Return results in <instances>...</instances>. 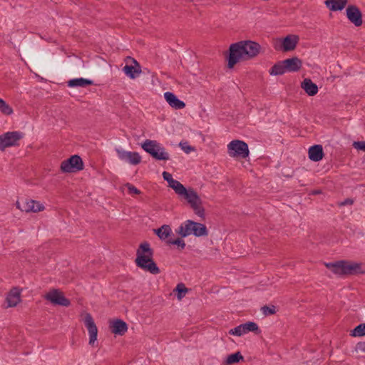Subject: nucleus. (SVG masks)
<instances>
[{
  "label": "nucleus",
  "mask_w": 365,
  "mask_h": 365,
  "mask_svg": "<svg viewBox=\"0 0 365 365\" xmlns=\"http://www.w3.org/2000/svg\"><path fill=\"white\" fill-rule=\"evenodd\" d=\"M115 151L118 154V157L119 158V159H120L121 160H123V161H126L130 151H125V150H122L120 148H115Z\"/></svg>",
  "instance_id": "nucleus-35"
},
{
  "label": "nucleus",
  "mask_w": 365,
  "mask_h": 365,
  "mask_svg": "<svg viewBox=\"0 0 365 365\" xmlns=\"http://www.w3.org/2000/svg\"><path fill=\"white\" fill-rule=\"evenodd\" d=\"M20 292L17 288H13L8 293L6 302L7 303V307H16L20 302Z\"/></svg>",
  "instance_id": "nucleus-22"
},
{
  "label": "nucleus",
  "mask_w": 365,
  "mask_h": 365,
  "mask_svg": "<svg viewBox=\"0 0 365 365\" xmlns=\"http://www.w3.org/2000/svg\"><path fill=\"white\" fill-rule=\"evenodd\" d=\"M356 349L365 353V342H359L356 344Z\"/></svg>",
  "instance_id": "nucleus-38"
},
{
  "label": "nucleus",
  "mask_w": 365,
  "mask_h": 365,
  "mask_svg": "<svg viewBox=\"0 0 365 365\" xmlns=\"http://www.w3.org/2000/svg\"><path fill=\"white\" fill-rule=\"evenodd\" d=\"M354 147L357 150L365 151V141H357L353 144Z\"/></svg>",
  "instance_id": "nucleus-37"
},
{
  "label": "nucleus",
  "mask_w": 365,
  "mask_h": 365,
  "mask_svg": "<svg viewBox=\"0 0 365 365\" xmlns=\"http://www.w3.org/2000/svg\"><path fill=\"white\" fill-rule=\"evenodd\" d=\"M153 251L150 248V244L147 242H143L136 251L135 262L137 267L143 270L153 274H158L160 271L156 263L153 261Z\"/></svg>",
  "instance_id": "nucleus-3"
},
{
  "label": "nucleus",
  "mask_w": 365,
  "mask_h": 365,
  "mask_svg": "<svg viewBox=\"0 0 365 365\" xmlns=\"http://www.w3.org/2000/svg\"><path fill=\"white\" fill-rule=\"evenodd\" d=\"M0 111L6 115L13 113V109L2 98H0Z\"/></svg>",
  "instance_id": "nucleus-33"
},
{
  "label": "nucleus",
  "mask_w": 365,
  "mask_h": 365,
  "mask_svg": "<svg viewBox=\"0 0 365 365\" xmlns=\"http://www.w3.org/2000/svg\"><path fill=\"white\" fill-rule=\"evenodd\" d=\"M156 235L160 240H166L172 233V230L169 225H164L155 230Z\"/></svg>",
  "instance_id": "nucleus-27"
},
{
  "label": "nucleus",
  "mask_w": 365,
  "mask_h": 365,
  "mask_svg": "<svg viewBox=\"0 0 365 365\" xmlns=\"http://www.w3.org/2000/svg\"><path fill=\"white\" fill-rule=\"evenodd\" d=\"M110 329L115 335L123 336L128 331V325L121 319H115L110 323Z\"/></svg>",
  "instance_id": "nucleus-15"
},
{
  "label": "nucleus",
  "mask_w": 365,
  "mask_h": 365,
  "mask_svg": "<svg viewBox=\"0 0 365 365\" xmlns=\"http://www.w3.org/2000/svg\"><path fill=\"white\" fill-rule=\"evenodd\" d=\"M301 87L310 96H315L318 93V86L310 78L304 79L301 83Z\"/></svg>",
  "instance_id": "nucleus-23"
},
{
  "label": "nucleus",
  "mask_w": 365,
  "mask_h": 365,
  "mask_svg": "<svg viewBox=\"0 0 365 365\" xmlns=\"http://www.w3.org/2000/svg\"><path fill=\"white\" fill-rule=\"evenodd\" d=\"M351 335L354 336H365V324H359L351 331Z\"/></svg>",
  "instance_id": "nucleus-31"
},
{
  "label": "nucleus",
  "mask_w": 365,
  "mask_h": 365,
  "mask_svg": "<svg viewBox=\"0 0 365 365\" xmlns=\"http://www.w3.org/2000/svg\"><path fill=\"white\" fill-rule=\"evenodd\" d=\"M176 232L181 237H186L190 235H193L195 237H202L208 235V230L205 225L191 220H187L182 222L176 230Z\"/></svg>",
  "instance_id": "nucleus-4"
},
{
  "label": "nucleus",
  "mask_w": 365,
  "mask_h": 365,
  "mask_svg": "<svg viewBox=\"0 0 365 365\" xmlns=\"http://www.w3.org/2000/svg\"><path fill=\"white\" fill-rule=\"evenodd\" d=\"M308 154L311 160L318 162L323 158V148L321 145H312L309 148Z\"/></svg>",
  "instance_id": "nucleus-20"
},
{
  "label": "nucleus",
  "mask_w": 365,
  "mask_h": 365,
  "mask_svg": "<svg viewBox=\"0 0 365 365\" xmlns=\"http://www.w3.org/2000/svg\"><path fill=\"white\" fill-rule=\"evenodd\" d=\"M347 0H326L325 4L331 11H341L346 6Z\"/></svg>",
  "instance_id": "nucleus-24"
},
{
  "label": "nucleus",
  "mask_w": 365,
  "mask_h": 365,
  "mask_svg": "<svg viewBox=\"0 0 365 365\" xmlns=\"http://www.w3.org/2000/svg\"><path fill=\"white\" fill-rule=\"evenodd\" d=\"M24 137V133L19 131H11L0 135V150L4 151L6 148L18 145V142Z\"/></svg>",
  "instance_id": "nucleus-7"
},
{
  "label": "nucleus",
  "mask_w": 365,
  "mask_h": 365,
  "mask_svg": "<svg viewBox=\"0 0 365 365\" xmlns=\"http://www.w3.org/2000/svg\"><path fill=\"white\" fill-rule=\"evenodd\" d=\"M288 72L298 71L302 66V61L297 57H292L283 61Z\"/></svg>",
  "instance_id": "nucleus-21"
},
{
  "label": "nucleus",
  "mask_w": 365,
  "mask_h": 365,
  "mask_svg": "<svg viewBox=\"0 0 365 365\" xmlns=\"http://www.w3.org/2000/svg\"><path fill=\"white\" fill-rule=\"evenodd\" d=\"M299 41V37L296 35H288L280 41V45L275 44L276 50H282L283 51H289L294 50Z\"/></svg>",
  "instance_id": "nucleus-13"
},
{
  "label": "nucleus",
  "mask_w": 365,
  "mask_h": 365,
  "mask_svg": "<svg viewBox=\"0 0 365 365\" xmlns=\"http://www.w3.org/2000/svg\"><path fill=\"white\" fill-rule=\"evenodd\" d=\"M93 84V81L83 78H73L68 81V86L69 87L86 88Z\"/></svg>",
  "instance_id": "nucleus-25"
},
{
  "label": "nucleus",
  "mask_w": 365,
  "mask_h": 365,
  "mask_svg": "<svg viewBox=\"0 0 365 365\" xmlns=\"http://www.w3.org/2000/svg\"><path fill=\"white\" fill-rule=\"evenodd\" d=\"M83 169V160L78 155H72L68 159L63 160L61 164V170L63 173H76Z\"/></svg>",
  "instance_id": "nucleus-8"
},
{
  "label": "nucleus",
  "mask_w": 365,
  "mask_h": 365,
  "mask_svg": "<svg viewBox=\"0 0 365 365\" xmlns=\"http://www.w3.org/2000/svg\"><path fill=\"white\" fill-rule=\"evenodd\" d=\"M162 175L163 179L168 182L169 187L174 190L180 198L186 200L195 214L204 218L205 209L202 207V200L197 192L191 187L187 189L180 182L173 179L172 175L166 171H164Z\"/></svg>",
  "instance_id": "nucleus-1"
},
{
  "label": "nucleus",
  "mask_w": 365,
  "mask_h": 365,
  "mask_svg": "<svg viewBox=\"0 0 365 365\" xmlns=\"http://www.w3.org/2000/svg\"><path fill=\"white\" fill-rule=\"evenodd\" d=\"M354 203V200L351 198H346L344 201L339 203L340 206H346L349 205H352Z\"/></svg>",
  "instance_id": "nucleus-39"
},
{
  "label": "nucleus",
  "mask_w": 365,
  "mask_h": 365,
  "mask_svg": "<svg viewBox=\"0 0 365 365\" xmlns=\"http://www.w3.org/2000/svg\"><path fill=\"white\" fill-rule=\"evenodd\" d=\"M261 310L263 314L265 316L272 315L276 313V307L274 305H265L261 308Z\"/></svg>",
  "instance_id": "nucleus-34"
},
{
  "label": "nucleus",
  "mask_w": 365,
  "mask_h": 365,
  "mask_svg": "<svg viewBox=\"0 0 365 365\" xmlns=\"http://www.w3.org/2000/svg\"><path fill=\"white\" fill-rule=\"evenodd\" d=\"M132 60L135 64V66L125 65L123 67V71L130 78L135 79L141 73V68L136 60L134 58H132Z\"/></svg>",
  "instance_id": "nucleus-18"
},
{
  "label": "nucleus",
  "mask_w": 365,
  "mask_h": 365,
  "mask_svg": "<svg viewBox=\"0 0 365 365\" xmlns=\"http://www.w3.org/2000/svg\"><path fill=\"white\" fill-rule=\"evenodd\" d=\"M44 209V206L41 204L39 202L34 200H26L23 203V208L22 211L26 212H39L42 211Z\"/></svg>",
  "instance_id": "nucleus-19"
},
{
  "label": "nucleus",
  "mask_w": 365,
  "mask_h": 365,
  "mask_svg": "<svg viewBox=\"0 0 365 365\" xmlns=\"http://www.w3.org/2000/svg\"><path fill=\"white\" fill-rule=\"evenodd\" d=\"M16 205L17 208H19V210H21L22 211L23 205L21 206V205L19 202L17 201L16 203Z\"/></svg>",
  "instance_id": "nucleus-41"
},
{
  "label": "nucleus",
  "mask_w": 365,
  "mask_h": 365,
  "mask_svg": "<svg viewBox=\"0 0 365 365\" xmlns=\"http://www.w3.org/2000/svg\"><path fill=\"white\" fill-rule=\"evenodd\" d=\"M180 145L182 146V149L185 151V153H188L191 150H193V148L189 145L187 146H183L182 143H180Z\"/></svg>",
  "instance_id": "nucleus-40"
},
{
  "label": "nucleus",
  "mask_w": 365,
  "mask_h": 365,
  "mask_svg": "<svg viewBox=\"0 0 365 365\" xmlns=\"http://www.w3.org/2000/svg\"><path fill=\"white\" fill-rule=\"evenodd\" d=\"M258 331L259 327L255 322H248L245 324H242L234 329H231L229 331V334L231 335L241 336L250 331L255 332Z\"/></svg>",
  "instance_id": "nucleus-11"
},
{
  "label": "nucleus",
  "mask_w": 365,
  "mask_h": 365,
  "mask_svg": "<svg viewBox=\"0 0 365 365\" xmlns=\"http://www.w3.org/2000/svg\"><path fill=\"white\" fill-rule=\"evenodd\" d=\"M164 98L168 103L175 109L179 110L185 107V103L182 101L178 98V97L171 92H165L164 93Z\"/></svg>",
  "instance_id": "nucleus-16"
},
{
  "label": "nucleus",
  "mask_w": 365,
  "mask_h": 365,
  "mask_svg": "<svg viewBox=\"0 0 365 365\" xmlns=\"http://www.w3.org/2000/svg\"><path fill=\"white\" fill-rule=\"evenodd\" d=\"M260 49V45L252 41H241L231 44L227 58L228 67L231 68L241 60L246 61L257 56Z\"/></svg>",
  "instance_id": "nucleus-2"
},
{
  "label": "nucleus",
  "mask_w": 365,
  "mask_h": 365,
  "mask_svg": "<svg viewBox=\"0 0 365 365\" xmlns=\"http://www.w3.org/2000/svg\"><path fill=\"white\" fill-rule=\"evenodd\" d=\"M83 322L89 334V344L94 346V344L97 340L98 329L90 313H86L85 314Z\"/></svg>",
  "instance_id": "nucleus-10"
},
{
  "label": "nucleus",
  "mask_w": 365,
  "mask_h": 365,
  "mask_svg": "<svg viewBox=\"0 0 365 365\" xmlns=\"http://www.w3.org/2000/svg\"><path fill=\"white\" fill-rule=\"evenodd\" d=\"M167 243L169 245H177L178 248L180 250H184L185 247V245H186L185 241L183 240H182L181 238H177L175 240L169 239V240H168Z\"/></svg>",
  "instance_id": "nucleus-32"
},
{
  "label": "nucleus",
  "mask_w": 365,
  "mask_h": 365,
  "mask_svg": "<svg viewBox=\"0 0 365 365\" xmlns=\"http://www.w3.org/2000/svg\"><path fill=\"white\" fill-rule=\"evenodd\" d=\"M227 153L232 158H245L249 155L248 145L242 140H232L227 145Z\"/></svg>",
  "instance_id": "nucleus-6"
},
{
  "label": "nucleus",
  "mask_w": 365,
  "mask_h": 365,
  "mask_svg": "<svg viewBox=\"0 0 365 365\" xmlns=\"http://www.w3.org/2000/svg\"><path fill=\"white\" fill-rule=\"evenodd\" d=\"M125 162L129 163L131 165H138L141 162V157L137 152H129L128 157Z\"/></svg>",
  "instance_id": "nucleus-29"
},
{
  "label": "nucleus",
  "mask_w": 365,
  "mask_h": 365,
  "mask_svg": "<svg viewBox=\"0 0 365 365\" xmlns=\"http://www.w3.org/2000/svg\"><path fill=\"white\" fill-rule=\"evenodd\" d=\"M347 19L355 26H360L363 24L362 14L360 9L355 5H349L346 9Z\"/></svg>",
  "instance_id": "nucleus-12"
},
{
  "label": "nucleus",
  "mask_w": 365,
  "mask_h": 365,
  "mask_svg": "<svg viewBox=\"0 0 365 365\" xmlns=\"http://www.w3.org/2000/svg\"><path fill=\"white\" fill-rule=\"evenodd\" d=\"M175 291L178 292V299H181L185 297V294L188 292V289L185 287L184 284L180 283L176 286Z\"/></svg>",
  "instance_id": "nucleus-30"
},
{
  "label": "nucleus",
  "mask_w": 365,
  "mask_h": 365,
  "mask_svg": "<svg viewBox=\"0 0 365 365\" xmlns=\"http://www.w3.org/2000/svg\"><path fill=\"white\" fill-rule=\"evenodd\" d=\"M365 273L362 263L345 260V275H354Z\"/></svg>",
  "instance_id": "nucleus-14"
},
{
  "label": "nucleus",
  "mask_w": 365,
  "mask_h": 365,
  "mask_svg": "<svg viewBox=\"0 0 365 365\" xmlns=\"http://www.w3.org/2000/svg\"><path fill=\"white\" fill-rule=\"evenodd\" d=\"M142 148L156 160H168L170 159V155L166 149L156 140H145L142 143Z\"/></svg>",
  "instance_id": "nucleus-5"
},
{
  "label": "nucleus",
  "mask_w": 365,
  "mask_h": 365,
  "mask_svg": "<svg viewBox=\"0 0 365 365\" xmlns=\"http://www.w3.org/2000/svg\"><path fill=\"white\" fill-rule=\"evenodd\" d=\"M44 298L55 305L68 307L71 304L69 299L58 289H52L44 296Z\"/></svg>",
  "instance_id": "nucleus-9"
},
{
  "label": "nucleus",
  "mask_w": 365,
  "mask_h": 365,
  "mask_svg": "<svg viewBox=\"0 0 365 365\" xmlns=\"http://www.w3.org/2000/svg\"><path fill=\"white\" fill-rule=\"evenodd\" d=\"M127 187L128 190V192L130 195H139L140 193V190H138L137 187H135L134 185L128 183Z\"/></svg>",
  "instance_id": "nucleus-36"
},
{
  "label": "nucleus",
  "mask_w": 365,
  "mask_h": 365,
  "mask_svg": "<svg viewBox=\"0 0 365 365\" xmlns=\"http://www.w3.org/2000/svg\"><path fill=\"white\" fill-rule=\"evenodd\" d=\"M286 72H287V70L283 61L275 63L269 71V74L272 76H279Z\"/></svg>",
  "instance_id": "nucleus-26"
},
{
  "label": "nucleus",
  "mask_w": 365,
  "mask_h": 365,
  "mask_svg": "<svg viewBox=\"0 0 365 365\" xmlns=\"http://www.w3.org/2000/svg\"><path fill=\"white\" fill-rule=\"evenodd\" d=\"M324 265L337 275H345V260H339L335 262H325Z\"/></svg>",
  "instance_id": "nucleus-17"
},
{
  "label": "nucleus",
  "mask_w": 365,
  "mask_h": 365,
  "mask_svg": "<svg viewBox=\"0 0 365 365\" xmlns=\"http://www.w3.org/2000/svg\"><path fill=\"white\" fill-rule=\"evenodd\" d=\"M241 360H243V356L240 351L229 355L225 361L226 365H232L234 364L239 363Z\"/></svg>",
  "instance_id": "nucleus-28"
}]
</instances>
